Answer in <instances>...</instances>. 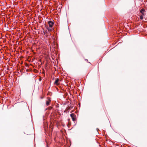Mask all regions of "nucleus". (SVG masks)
Wrapping results in <instances>:
<instances>
[{
    "instance_id": "obj_4",
    "label": "nucleus",
    "mask_w": 147,
    "mask_h": 147,
    "mask_svg": "<svg viewBox=\"0 0 147 147\" xmlns=\"http://www.w3.org/2000/svg\"><path fill=\"white\" fill-rule=\"evenodd\" d=\"M48 24H49L50 27L52 28L53 27V25L54 24V23L53 22L51 21H49L48 22Z\"/></svg>"
},
{
    "instance_id": "obj_5",
    "label": "nucleus",
    "mask_w": 147,
    "mask_h": 147,
    "mask_svg": "<svg viewBox=\"0 0 147 147\" xmlns=\"http://www.w3.org/2000/svg\"><path fill=\"white\" fill-rule=\"evenodd\" d=\"M50 101H51L50 100H49L46 101V104L48 106L49 105V103H50Z\"/></svg>"
},
{
    "instance_id": "obj_1",
    "label": "nucleus",
    "mask_w": 147,
    "mask_h": 147,
    "mask_svg": "<svg viewBox=\"0 0 147 147\" xmlns=\"http://www.w3.org/2000/svg\"><path fill=\"white\" fill-rule=\"evenodd\" d=\"M145 10L144 9H142L140 11V15L139 16H140V19L141 20H143L144 16L145 15Z\"/></svg>"
},
{
    "instance_id": "obj_2",
    "label": "nucleus",
    "mask_w": 147,
    "mask_h": 147,
    "mask_svg": "<svg viewBox=\"0 0 147 147\" xmlns=\"http://www.w3.org/2000/svg\"><path fill=\"white\" fill-rule=\"evenodd\" d=\"M70 116L73 121H74L76 119V115L74 113H72L70 114Z\"/></svg>"
},
{
    "instance_id": "obj_3",
    "label": "nucleus",
    "mask_w": 147,
    "mask_h": 147,
    "mask_svg": "<svg viewBox=\"0 0 147 147\" xmlns=\"http://www.w3.org/2000/svg\"><path fill=\"white\" fill-rule=\"evenodd\" d=\"M59 79L58 78H57L54 82V84L57 86L59 85Z\"/></svg>"
},
{
    "instance_id": "obj_6",
    "label": "nucleus",
    "mask_w": 147,
    "mask_h": 147,
    "mask_svg": "<svg viewBox=\"0 0 147 147\" xmlns=\"http://www.w3.org/2000/svg\"><path fill=\"white\" fill-rule=\"evenodd\" d=\"M47 29H48V30H49V31H50V30H51V29H49V28H47Z\"/></svg>"
}]
</instances>
